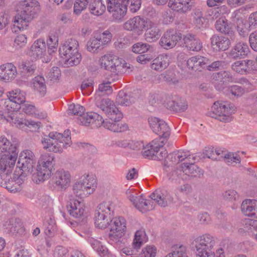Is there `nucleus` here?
I'll return each instance as SVG.
<instances>
[{
  "instance_id": "obj_1",
  "label": "nucleus",
  "mask_w": 257,
  "mask_h": 257,
  "mask_svg": "<svg viewBox=\"0 0 257 257\" xmlns=\"http://www.w3.org/2000/svg\"><path fill=\"white\" fill-rule=\"evenodd\" d=\"M97 106L108 118L114 122L104 121L102 117L96 112H84L81 116H79V121L82 125H88L94 121L97 122L98 125H102L114 132H121L127 130L128 126L126 123L117 122L122 118V114L113 101L108 98H104L97 102Z\"/></svg>"
},
{
  "instance_id": "obj_2",
  "label": "nucleus",
  "mask_w": 257,
  "mask_h": 257,
  "mask_svg": "<svg viewBox=\"0 0 257 257\" xmlns=\"http://www.w3.org/2000/svg\"><path fill=\"white\" fill-rule=\"evenodd\" d=\"M214 244V237L209 234L196 236L191 243L198 257H225L224 250L222 247L217 248L215 252L213 251Z\"/></svg>"
},
{
  "instance_id": "obj_3",
  "label": "nucleus",
  "mask_w": 257,
  "mask_h": 257,
  "mask_svg": "<svg viewBox=\"0 0 257 257\" xmlns=\"http://www.w3.org/2000/svg\"><path fill=\"white\" fill-rule=\"evenodd\" d=\"M70 131H64V134L57 132H51L41 140V143L45 150L54 153H62L64 149L69 147L72 142Z\"/></svg>"
},
{
  "instance_id": "obj_4",
  "label": "nucleus",
  "mask_w": 257,
  "mask_h": 257,
  "mask_svg": "<svg viewBox=\"0 0 257 257\" xmlns=\"http://www.w3.org/2000/svg\"><path fill=\"white\" fill-rule=\"evenodd\" d=\"M54 158L48 153L42 154L36 167V172L33 174L32 179L36 183L49 179L52 173Z\"/></svg>"
},
{
  "instance_id": "obj_5",
  "label": "nucleus",
  "mask_w": 257,
  "mask_h": 257,
  "mask_svg": "<svg viewBox=\"0 0 257 257\" xmlns=\"http://www.w3.org/2000/svg\"><path fill=\"white\" fill-rule=\"evenodd\" d=\"M79 43L74 39H69L60 47L59 54L68 65L70 66L78 65L81 56L78 52Z\"/></svg>"
},
{
  "instance_id": "obj_6",
  "label": "nucleus",
  "mask_w": 257,
  "mask_h": 257,
  "mask_svg": "<svg viewBox=\"0 0 257 257\" xmlns=\"http://www.w3.org/2000/svg\"><path fill=\"white\" fill-rule=\"evenodd\" d=\"M111 201H103L99 204L94 212V221L96 227L100 229L106 228L110 222V212L113 210Z\"/></svg>"
},
{
  "instance_id": "obj_7",
  "label": "nucleus",
  "mask_w": 257,
  "mask_h": 257,
  "mask_svg": "<svg viewBox=\"0 0 257 257\" xmlns=\"http://www.w3.org/2000/svg\"><path fill=\"white\" fill-rule=\"evenodd\" d=\"M235 111L233 104L227 102L216 101L211 107L208 115L224 122L232 120L231 115Z\"/></svg>"
},
{
  "instance_id": "obj_8",
  "label": "nucleus",
  "mask_w": 257,
  "mask_h": 257,
  "mask_svg": "<svg viewBox=\"0 0 257 257\" xmlns=\"http://www.w3.org/2000/svg\"><path fill=\"white\" fill-rule=\"evenodd\" d=\"M99 63L101 68L112 72H126L131 68L129 63L114 55H104L100 58Z\"/></svg>"
},
{
  "instance_id": "obj_9",
  "label": "nucleus",
  "mask_w": 257,
  "mask_h": 257,
  "mask_svg": "<svg viewBox=\"0 0 257 257\" xmlns=\"http://www.w3.org/2000/svg\"><path fill=\"white\" fill-rule=\"evenodd\" d=\"M17 148L5 136H0V156L5 158L7 166L11 170L14 168L18 158Z\"/></svg>"
},
{
  "instance_id": "obj_10",
  "label": "nucleus",
  "mask_w": 257,
  "mask_h": 257,
  "mask_svg": "<svg viewBox=\"0 0 257 257\" xmlns=\"http://www.w3.org/2000/svg\"><path fill=\"white\" fill-rule=\"evenodd\" d=\"M36 163L34 153L30 150H23L19 155L15 171L26 176L29 175L33 172Z\"/></svg>"
},
{
  "instance_id": "obj_11",
  "label": "nucleus",
  "mask_w": 257,
  "mask_h": 257,
  "mask_svg": "<svg viewBox=\"0 0 257 257\" xmlns=\"http://www.w3.org/2000/svg\"><path fill=\"white\" fill-rule=\"evenodd\" d=\"M14 168L11 169L10 172H4L0 180V186L6 188L12 193L20 192L22 189V184L24 182L26 175L20 172L15 171L13 179L10 180L7 177L12 173Z\"/></svg>"
},
{
  "instance_id": "obj_12",
  "label": "nucleus",
  "mask_w": 257,
  "mask_h": 257,
  "mask_svg": "<svg viewBox=\"0 0 257 257\" xmlns=\"http://www.w3.org/2000/svg\"><path fill=\"white\" fill-rule=\"evenodd\" d=\"M127 199L136 209L142 213H145L154 209L155 205L152 200H147L143 194L139 195L132 190L126 191Z\"/></svg>"
},
{
  "instance_id": "obj_13",
  "label": "nucleus",
  "mask_w": 257,
  "mask_h": 257,
  "mask_svg": "<svg viewBox=\"0 0 257 257\" xmlns=\"http://www.w3.org/2000/svg\"><path fill=\"white\" fill-rule=\"evenodd\" d=\"M150 19L140 16H135L133 18L130 19L123 24V28L124 30L128 31H133L136 34L140 35H142L146 26H149L150 23Z\"/></svg>"
},
{
  "instance_id": "obj_14",
  "label": "nucleus",
  "mask_w": 257,
  "mask_h": 257,
  "mask_svg": "<svg viewBox=\"0 0 257 257\" xmlns=\"http://www.w3.org/2000/svg\"><path fill=\"white\" fill-rule=\"evenodd\" d=\"M28 54L33 59H41L43 62H48L49 58H46V44L44 39L40 38L35 40L31 46Z\"/></svg>"
},
{
  "instance_id": "obj_15",
  "label": "nucleus",
  "mask_w": 257,
  "mask_h": 257,
  "mask_svg": "<svg viewBox=\"0 0 257 257\" xmlns=\"http://www.w3.org/2000/svg\"><path fill=\"white\" fill-rule=\"evenodd\" d=\"M7 99H5L3 107L4 109L9 112L12 111V103L21 104L25 102L26 93L19 88H16L6 92Z\"/></svg>"
},
{
  "instance_id": "obj_16",
  "label": "nucleus",
  "mask_w": 257,
  "mask_h": 257,
  "mask_svg": "<svg viewBox=\"0 0 257 257\" xmlns=\"http://www.w3.org/2000/svg\"><path fill=\"white\" fill-rule=\"evenodd\" d=\"M107 9L115 20H121L127 11V5L122 0H106Z\"/></svg>"
},
{
  "instance_id": "obj_17",
  "label": "nucleus",
  "mask_w": 257,
  "mask_h": 257,
  "mask_svg": "<svg viewBox=\"0 0 257 257\" xmlns=\"http://www.w3.org/2000/svg\"><path fill=\"white\" fill-rule=\"evenodd\" d=\"M110 222V237L113 240L121 238L126 230L125 219L121 217H115Z\"/></svg>"
},
{
  "instance_id": "obj_18",
  "label": "nucleus",
  "mask_w": 257,
  "mask_h": 257,
  "mask_svg": "<svg viewBox=\"0 0 257 257\" xmlns=\"http://www.w3.org/2000/svg\"><path fill=\"white\" fill-rule=\"evenodd\" d=\"M148 122L153 132L161 137L160 138L162 140L167 139L170 136V128L163 120L151 116L148 118Z\"/></svg>"
},
{
  "instance_id": "obj_19",
  "label": "nucleus",
  "mask_w": 257,
  "mask_h": 257,
  "mask_svg": "<svg viewBox=\"0 0 257 257\" xmlns=\"http://www.w3.org/2000/svg\"><path fill=\"white\" fill-rule=\"evenodd\" d=\"M231 68L234 71L241 75L253 74L257 72V64L252 60L235 61L232 64Z\"/></svg>"
},
{
  "instance_id": "obj_20",
  "label": "nucleus",
  "mask_w": 257,
  "mask_h": 257,
  "mask_svg": "<svg viewBox=\"0 0 257 257\" xmlns=\"http://www.w3.org/2000/svg\"><path fill=\"white\" fill-rule=\"evenodd\" d=\"M181 38L182 35L180 33L176 30H169L161 38L159 43L164 49L168 50L175 47Z\"/></svg>"
},
{
  "instance_id": "obj_21",
  "label": "nucleus",
  "mask_w": 257,
  "mask_h": 257,
  "mask_svg": "<svg viewBox=\"0 0 257 257\" xmlns=\"http://www.w3.org/2000/svg\"><path fill=\"white\" fill-rule=\"evenodd\" d=\"M150 197L161 207H166L174 202V197L171 193L165 189H158Z\"/></svg>"
},
{
  "instance_id": "obj_22",
  "label": "nucleus",
  "mask_w": 257,
  "mask_h": 257,
  "mask_svg": "<svg viewBox=\"0 0 257 257\" xmlns=\"http://www.w3.org/2000/svg\"><path fill=\"white\" fill-rule=\"evenodd\" d=\"M53 180L55 187L58 189L65 190L70 185L71 176L68 171L58 170L55 173Z\"/></svg>"
},
{
  "instance_id": "obj_23",
  "label": "nucleus",
  "mask_w": 257,
  "mask_h": 257,
  "mask_svg": "<svg viewBox=\"0 0 257 257\" xmlns=\"http://www.w3.org/2000/svg\"><path fill=\"white\" fill-rule=\"evenodd\" d=\"M194 0H169L168 7L180 14H186L191 10Z\"/></svg>"
},
{
  "instance_id": "obj_24",
  "label": "nucleus",
  "mask_w": 257,
  "mask_h": 257,
  "mask_svg": "<svg viewBox=\"0 0 257 257\" xmlns=\"http://www.w3.org/2000/svg\"><path fill=\"white\" fill-rule=\"evenodd\" d=\"M16 66L13 63H6L0 65V80L12 81L18 76Z\"/></svg>"
},
{
  "instance_id": "obj_25",
  "label": "nucleus",
  "mask_w": 257,
  "mask_h": 257,
  "mask_svg": "<svg viewBox=\"0 0 257 257\" xmlns=\"http://www.w3.org/2000/svg\"><path fill=\"white\" fill-rule=\"evenodd\" d=\"M21 12L33 19L40 10V5L36 0H24L20 2Z\"/></svg>"
},
{
  "instance_id": "obj_26",
  "label": "nucleus",
  "mask_w": 257,
  "mask_h": 257,
  "mask_svg": "<svg viewBox=\"0 0 257 257\" xmlns=\"http://www.w3.org/2000/svg\"><path fill=\"white\" fill-rule=\"evenodd\" d=\"M67 209L69 214L77 219H82L85 215L84 203L77 199H73L68 203Z\"/></svg>"
},
{
  "instance_id": "obj_27",
  "label": "nucleus",
  "mask_w": 257,
  "mask_h": 257,
  "mask_svg": "<svg viewBox=\"0 0 257 257\" xmlns=\"http://www.w3.org/2000/svg\"><path fill=\"white\" fill-rule=\"evenodd\" d=\"M164 145V140L159 138L153 140L151 143L144 146L142 151V155L145 158L149 159L156 160L155 157L156 149L159 147H163Z\"/></svg>"
},
{
  "instance_id": "obj_28",
  "label": "nucleus",
  "mask_w": 257,
  "mask_h": 257,
  "mask_svg": "<svg viewBox=\"0 0 257 257\" xmlns=\"http://www.w3.org/2000/svg\"><path fill=\"white\" fill-rule=\"evenodd\" d=\"M11 113L6 118L8 122L12 126L21 130L26 129L27 119L24 117L23 114L12 109Z\"/></svg>"
},
{
  "instance_id": "obj_29",
  "label": "nucleus",
  "mask_w": 257,
  "mask_h": 257,
  "mask_svg": "<svg viewBox=\"0 0 257 257\" xmlns=\"http://www.w3.org/2000/svg\"><path fill=\"white\" fill-rule=\"evenodd\" d=\"M167 106L176 111H184L188 108L187 102L177 95H171L166 99Z\"/></svg>"
},
{
  "instance_id": "obj_30",
  "label": "nucleus",
  "mask_w": 257,
  "mask_h": 257,
  "mask_svg": "<svg viewBox=\"0 0 257 257\" xmlns=\"http://www.w3.org/2000/svg\"><path fill=\"white\" fill-rule=\"evenodd\" d=\"M233 77L229 71H221L213 75V80L215 87L219 91L223 88V85L225 83L232 81Z\"/></svg>"
},
{
  "instance_id": "obj_31",
  "label": "nucleus",
  "mask_w": 257,
  "mask_h": 257,
  "mask_svg": "<svg viewBox=\"0 0 257 257\" xmlns=\"http://www.w3.org/2000/svg\"><path fill=\"white\" fill-rule=\"evenodd\" d=\"M211 46L215 51H225L230 44L229 39L224 36L214 35L211 38Z\"/></svg>"
},
{
  "instance_id": "obj_32",
  "label": "nucleus",
  "mask_w": 257,
  "mask_h": 257,
  "mask_svg": "<svg viewBox=\"0 0 257 257\" xmlns=\"http://www.w3.org/2000/svg\"><path fill=\"white\" fill-rule=\"evenodd\" d=\"M209 59L201 56H195L190 58L187 61V65L189 69L195 71H200L209 63Z\"/></svg>"
},
{
  "instance_id": "obj_33",
  "label": "nucleus",
  "mask_w": 257,
  "mask_h": 257,
  "mask_svg": "<svg viewBox=\"0 0 257 257\" xmlns=\"http://www.w3.org/2000/svg\"><path fill=\"white\" fill-rule=\"evenodd\" d=\"M241 209L245 215L257 218V201L256 200H244L241 204Z\"/></svg>"
},
{
  "instance_id": "obj_34",
  "label": "nucleus",
  "mask_w": 257,
  "mask_h": 257,
  "mask_svg": "<svg viewBox=\"0 0 257 257\" xmlns=\"http://www.w3.org/2000/svg\"><path fill=\"white\" fill-rule=\"evenodd\" d=\"M80 181H82L88 195L95 191L97 185V179L95 175L92 174H85L81 177Z\"/></svg>"
},
{
  "instance_id": "obj_35",
  "label": "nucleus",
  "mask_w": 257,
  "mask_h": 257,
  "mask_svg": "<svg viewBox=\"0 0 257 257\" xmlns=\"http://www.w3.org/2000/svg\"><path fill=\"white\" fill-rule=\"evenodd\" d=\"M185 47L188 50L199 51L202 48L200 40L195 37V35L187 34L183 38Z\"/></svg>"
},
{
  "instance_id": "obj_36",
  "label": "nucleus",
  "mask_w": 257,
  "mask_h": 257,
  "mask_svg": "<svg viewBox=\"0 0 257 257\" xmlns=\"http://www.w3.org/2000/svg\"><path fill=\"white\" fill-rule=\"evenodd\" d=\"M150 24L146 26L145 39L147 41L152 43L156 41L161 36L160 29L151 20H149Z\"/></svg>"
},
{
  "instance_id": "obj_37",
  "label": "nucleus",
  "mask_w": 257,
  "mask_h": 257,
  "mask_svg": "<svg viewBox=\"0 0 257 257\" xmlns=\"http://www.w3.org/2000/svg\"><path fill=\"white\" fill-rule=\"evenodd\" d=\"M32 20L31 17L20 12L14 17L12 21L15 27L17 28L20 31H23L27 29L29 23Z\"/></svg>"
},
{
  "instance_id": "obj_38",
  "label": "nucleus",
  "mask_w": 257,
  "mask_h": 257,
  "mask_svg": "<svg viewBox=\"0 0 257 257\" xmlns=\"http://www.w3.org/2000/svg\"><path fill=\"white\" fill-rule=\"evenodd\" d=\"M170 63V56L163 54L155 58L151 64V68L157 71H162L166 68Z\"/></svg>"
},
{
  "instance_id": "obj_39",
  "label": "nucleus",
  "mask_w": 257,
  "mask_h": 257,
  "mask_svg": "<svg viewBox=\"0 0 257 257\" xmlns=\"http://www.w3.org/2000/svg\"><path fill=\"white\" fill-rule=\"evenodd\" d=\"M249 52V48L246 43L239 42L231 50L230 55L234 58H244Z\"/></svg>"
},
{
  "instance_id": "obj_40",
  "label": "nucleus",
  "mask_w": 257,
  "mask_h": 257,
  "mask_svg": "<svg viewBox=\"0 0 257 257\" xmlns=\"http://www.w3.org/2000/svg\"><path fill=\"white\" fill-rule=\"evenodd\" d=\"M22 109L26 114L38 118H44L46 116V113L45 111L38 109L34 105L29 102L25 103Z\"/></svg>"
},
{
  "instance_id": "obj_41",
  "label": "nucleus",
  "mask_w": 257,
  "mask_h": 257,
  "mask_svg": "<svg viewBox=\"0 0 257 257\" xmlns=\"http://www.w3.org/2000/svg\"><path fill=\"white\" fill-rule=\"evenodd\" d=\"M183 173L189 176L200 177L203 174V171L196 165L191 163L189 165L183 164L182 165Z\"/></svg>"
},
{
  "instance_id": "obj_42",
  "label": "nucleus",
  "mask_w": 257,
  "mask_h": 257,
  "mask_svg": "<svg viewBox=\"0 0 257 257\" xmlns=\"http://www.w3.org/2000/svg\"><path fill=\"white\" fill-rule=\"evenodd\" d=\"M90 235V232L89 231L86 234L85 238L93 249L99 256L102 253L106 252L107 248L102 244L100 241L91 237Z\"/></svg>"
},
{
  "instance_id": "obj_43",
  "label": "nucleus",
  "mask_w": 257,
  "mask_h": 257,
  "mask_svg": "<svg viewBox=\"0 0 257 257\" xmlns=\"http://www.w3.org/2000/svg\"><path fill=\"white\" fill-rule=\"evenodd\" d=\"M105 10L106 7L102 0H93L89 6L90 13L96 16L102 15Z\"/></svg>"
},
{
  "instance_id": "obj_44",
  "label": "nucleus",
  "mask_w": 257,
  "mask_h": 257,
  "mask_svg": "<svg viewBox=\"0 0 257 257\" xmlns=\"http://www.w3.org/2000/svg\"><path fill=\"white\" fill-rule=\"evenodd\" d=\"M147 240L148 238L145 230L143 229L138 230L135 232L134 235L132 243L133 247L134 249H139Z\"/></svg>"
},
{
  "instance_id": "obj_45",
  "label": "nucleus",
  "mask_w": 257,
  "mask_h": 257,
  "mask_svg": "<svg viewBox=\"0 0 257 257\" xmlns=\"http://www.w3.org/2000/svg\"><path fill=\"white\" fill-rule=\"evenodd\" d=\"M34 90L40 95L44 96L46 92V87L44 78L40 76L35 77L32 80Z\"/></svg>"
},
{
  "instance_id": "obj_46",
  "label": "nucleus",
  "mask_w": 257,
  "mask_h": 257,
  "mask_svg": "<svg viewBox=\"0 0 257 257\" xmlns=\"http://www.w3.org/2000/svg\"><path fill=\"white\" fill-rule=\"evenodd\" d=\"M242 227H240L238 232L243 234L245 232H252L254 230L257 232V220L249 218L245 219L242 222Z\"/></svg>"
},
{
  "instance_id": "obj_47",
  "label": "nucleus",
  "mask_w": 257,
  "mask_h": 257,
  "mask_svg": "<svg viewBox=\"0 0 257 257\" xmlns=\"http://www.w3.org/2000/svg\"><path fill=\"white\" fill-rule=\"evenodd\" d=\"M174 192L178 198H185L190 195L192 188L190 185L184 184L176 187Z\"/></svg>"
},
{
  "instance_id": "obj_48",
  "label": "nucleus",
  "mask_w": 257,
  "mask_h": 257,
  "mask_svg": "<svg viewBox=\"0 0 257 257\" xmlns=\"http://www.w3.org/2000/svg\"><path fill=\"white\" fill-rule=\"evenodd\" d=\"M72 189L73 195L76 197L83 198L89 196L82 183V181L80 180L75 182L73 184Z\"/></svg>"
},
{
  "instance_id": "obj_49",
  "label": "nucleus",
  "mask_w": 257,
  "mask_h": 257,
  "mask_svg": "<svg viewBox=\"0 0 257 257\" xmlns=\"http://www.w3.org/2000/svg\"><path fill=\"white\" fill-rule=\"evenodd\" d=\"M192 16L193 24L198 28H203L205 19L202 11L199 9H195L192 12Z\"/></svg>"
},
{
  "instance_id": "obj_50",
  "label": "nucleus",
  "mask_w": 257,
  "mask_h": 257,
  "mask_svg": "<svg viewBox=\"0 0 257 257\" xmlns=\"http://www.w3.org/2000/svg\"><path fill=\"white\" fill-rule=\"evenodd\" d=\"M215 28L217 31L225 34L228 33L231 28L230 24L224 17H221L217 20Z\"/></svg>"
},
{
  "instance_id": "obj_51",
  "label": "nucleus",
  "mask_w": 257,
  "mask_h": 257,
  "mask_svg": "<svg viewBox=\"0 0 257 257\" xmlns=\"http://www.w3.org/2000/svg\"><path fill=\"white\" fill-rule=\"evenodd\" d=\"M101 46V43L99 42L98 37L96 36V34H93V36L87 43L86 49L90 52L95 53Z\"/></svg>"
},
{
  "instance_id": "obj_52",
  "label": "nucleus",
  "mask_w": 257,
  "mask_h": 257,
  "mask_svg": "<svg viewBox=\"0 0 257 257\" xmlns=\"http://www.w3.org/2000/svg\"><path fill=\"white\" fill-rule=\"evenodd\" d=\"M189 156V152L186 151H178L173 153L168 156V159L174 164H177L185 160Z\"/></svg>"
},
{
  "instance_id": "obj_53",
  "label": "nucleus",
  "mask_w": 257,
  "mask_h": 257,
  "mask_svg": "<svg viewBox=\"0 0 257 257\" xmlns=\"http://www.w3.org/2000/svg\"><path fill=\"white\" fill-rule=\"evenodd\" d=\"M44 225L45 232L48 236H52L56 231L55 221L54 219L51 217L44 222Z\"/></svg>"
},
{
  "instance_id": "obj_54",
  "label": "nucleus",
  "mask_w": 257,
  "mask_h": 257,
  "mask_svg": "<svg viewBox=\"0 0 257 257\" xmlns=\"http://www.w3.org/2000/svg\"><path fill=\"white\" fill-rule=\"evenodd\" d=\"M158 252L156 246L154 245H147L142 249L141 257H156Z\"/></svg>"
},
{
  "instance_id": "obj_55",
  "label": "nucleus",
  "mask_w": 257,
  "mask_h": 257,
  "mask_svg": "<svg viewBox=\"0 0 257 257\" xmlns=\"http://www.w3.org/2000/svg\"><path fill=\"white\" fill-rule=\"evenodd\" d=\"M91 1V0H76L74 5V13L76 15H79L86 9Z\"/></svg>"
},
{
  "instance_id": "obj_56",
  "label": "nucleus",
  "mask_w": 257,
  "mask_h": 257,
  "mask_svg": "<svg viewBox=\"0 0 257 257\" xmlns=\"http://www.w3.org/2000/svg\"><path fill=\"white\" fill-rule=\"evenodd\" d=\"M151 46L148 44L138 42L132 46V51L138 54H143L148 52Z\"/></svg>"
},
{
  "instance_id": "obj_57",
  "label": "nucleus",
  "mask_w": 257,
  "mask_h": 257,
  "mask_svg": "<svg viewBox=\"0 0 257 257\" xmlns=\"http://www.w3.org/2000/svg\"><path fill=\"white\" fill-rule=\"evenodd\" d=\"M94 34H96V36L98 37L99 42L101 45H105L109 43L111 41L112 36L111 33L108 30L104 31L101 33L95 32Z\"/></svg>"
},
{
  "instance_id": "obj_58",
  "label": "nucleus",
  "mask_w": 257,
  "mask_h": 257,
  "mask_svg": "<svg viewBox=\"0 0 257 257\" xmlns=\"http://www.w3.org/2000/svg\"><path fill=\"white\" fill-rule=\"evenodd\" d=\"M47 44L51 52L56 51L58 45V36L54 34L49 35L47 40Z\"/></svg>"
},
{
  "instance_id": "obj_59",
  "label": "nucleus",
  "mask_w": 257,
  "mask_h": 257,
  "mask_svg": "<svg viewBox=\"0 0 257 257\" xmlns=\"http://www.w3.org/2000/svg\"><path fill=\"white\" fill-rule=\"evenodd\" d=\"M224 158L227 163L233 165L239 164L241 161L239 155L236 153H228L224 155Z\"/></svg>"
},
{
  "instance_id": "obj_60",
  "label": "nucleus",
  "mask_w": 257,
  "mask_h": 257,
  "mask_svg": "<svg viewBox=\"0 0 257 257\" xmlns=\"http://www.w3.org/2000/svg\"><path fill=\"white\" fill-rule=\"evenodd\" d=\"M84 107L79 104H71L69 105L68 112L70 114L81 116L84 112Z\"/></svg>"
},
{
  "instance_id": "obj_61",
  "label": "nucleus",
  "mask_w": 257,
  "mask_h": 257,
  "mask_svg": "<svg viewBox=\"0 0 257 257\" xmlns=\"http://www.w3.org/2000/svg\"><path fill=\"white\" fill-rule=\"evenodd\" d=\"M11 16L8 12L0 13V30H3L10 24Z\"/></svg>"
},
{
  "instance_id": "obj_62",
  "label": "nucleus",
  "mask_w": 257,
  "mask_h": 257,
  "mask_svg": "<svg viewBox=\"0 0 257 257\" xmlns=\"http://www.w3.org/2000/svg\"><path fill=\"white\" fill-rule=\"evenodd\" d=\"M38 203L43 209H48L49 211L51 210L53 206V201L49 196H42L39 200Z\"/></svg>"
},
{
  "instance_id": "obj_63",
  "label": "nucleus",
  "mask_w": 257,
  "mask_h": 257,
  "mask_svg": "<svg viewBox=\"0 0 257 257\" xmlns=\"http://www.w3.org/2000/svg\"><path fill=\"white\" fill-rule=\"evenodd\" d=\"M27 41V37L25 35L19 34L14 40V46L19 48H23L26 45Z\"/></svg>"
},
{
  "instance_id": "obj_64",
  "label": "nucleus",
  "mask_w": 257,
  "mask_h": 257,
  "mask_svg": "<svg viewBox=\"0 0 257 257\" xmlns=\"http://www.w3.org/2000/svg\"><path fill=\"white\" fill-rule=\"evenodd\" d=\"M171 253L175 257H188L187 255V247L183 245L176 246L174 251Z\"/></svg>"
}]
</instances>
